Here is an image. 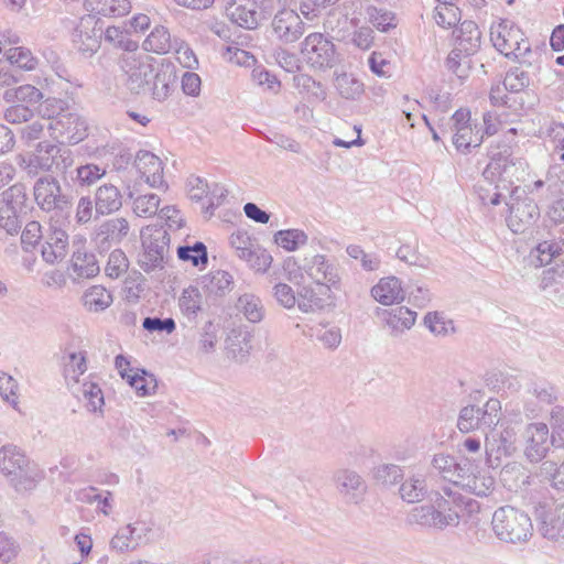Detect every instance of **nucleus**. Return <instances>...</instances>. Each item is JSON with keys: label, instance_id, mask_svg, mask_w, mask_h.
Masks as SVG:
<instances>
[{"label": "nucleus", "instance_id": "4", "mask_svg": "<svg viewBox=\"0 0 564 564\" xmlns=\"http://www.w3.org/2000/svg\"><path fill=\"white\" fill-rule=\"evenodd\" d=\"M490 40L496 50L507 57L520 59L531 52L522 30L509 20H500L491 24Z\"/></svg>", "mask_w": 564, "mask_h": 564}, {"label": "nucleus", "instance_id": "20", "mask_svg": "<svg viewBox=\"0 0 564 564\" xmlns=\"http://www.w3.org/2000/svg\"><path fill=\"white\" fill-rule=\"evenodd\" d=\"M299 269L304 270L317 284H336L339 280L337 267L322 254L305 258Z\"/></svg>", "mask_w": 564, "mask_h": 564}, {"label": "nucleus", "instance_id": "49", "mask_svg": "<svg viewBox=\"0 0 564 564\" xmlns=\"http://www.w3.org/2000/svg\"><path fill=\"white\" fill-rule=\"evenodd\" d=\"M67 102L63 99L48 97L39 105L36 112L42 120H46L47 123L53 121H61L67 113Z\"/></svg>", "mask_w": 564, "mask_h": 564}, {"label": "nucleus", "instance_id": "24", "mask_svg": "<svg viewBox=\"0 0 564 564\" xmlns=\"http://www.w3.org/2000/svg\"><path fill=\"white\" fill-rule=\"evenodd\" d=\"M370 294L373 300L386 306L401 303L405 299L402 282L394 275L381 278L378 283L371 288Z\"/></svg>", "mask_w": 564, "mask_h": 564}, {"label": "nucleus", "instance_id": "63", "mask_svg": "<svg viewBox=\"0 0 564 564\" xmlns=\"http://www.w3.org/2000/svg\"><path fill=\"white\" fill-rule=\"evenodd\" d=\"M4 120L11 124L29 122L34 117V111L26 105L11 104L3 113Z\"/></svg>", "mask_w": 564, "mask_h": 564}, {"label": "nucleus", "instance_id": "36", "mask_svg": "<svg viewBox=\"0 0 564 564\" xmlns=\"http://www.w3.org/2000/svg\"><path fill=\"white\" fill-rule=\"evenodd\" d=\"M82 301L88 312L100 313L112 304L113 299L102 285H93L84 292Z\"/></svg>", "mask_w": 564, "mask_h": 564}, {"label": "nucleus", "instance_id": "1", "mask_svg": "<svg viewBox=\"0 0 564 564\" xmlns=\"http://www.w3.org/2000/svg\"><path fill=\"white\" fill-rule=\"evenodd\" d=\"M431 500V505L417 506L410 511L409 523L437 530L458 525L465 505L464 497L458 491L444 487L443 494L435 492Z\"/></svg>", "mask_w": 564, "mask_h": 564}, {"label": "nucleus", "instance_id": "10", "mask_svg": "<svg viewBox=\"0 0 564 564\" xmlns=\"http://www.w3.org/2000/svg\"><path fill=\"white\" fill-rule=\"evenodd\" d=\"M519 188L516 187L511 194L509 205V214L507 216V225L514 234H524L533 226L540 216L539 207L531 198H520L517 194Z\"/></svg>", "mask_w": 564, "mask_h": 564}, {"label": "nucleus", "instance_id": "57", "mask_svg": "<svg viewBox=\"0 0 564 564\" xmlns=\"http://www.w3.org/2000/svg\"><path fill=\"white\" fill-rule=\"evenodd\" d=\"M554 198L549 216L555 223H564V178H558L550 186Z\"/></svg>", "mask_w": 564, "mask_h": 564}, {"label": "nucleus", "instance_id": "47", "mask_svg": "<svg viewBox=\"0 0 564 564\" xmlns=\"http://www.w3.org/2000/svg\"><path fill=\"white\" fill-rule=\"evenodd\" d=\"M10 66L22 70H33L36 68L39 61L33 56L32 52L23 46L10 47L3 52Z\"/></svg>", "mask_w": 564, "mask_h": 564}, {"label": "nucleus", "instance_id": "51", "mask_svg": "<svg viewBox=\"0 0 564 564\" xmlns=\"http://www.w3.org/2000/svg\"><path fill=\"white\" fill-rule=\"evenodd\" d=\"M102 36L105 41L113 47L126 51V54H131L138 51V42L130 39L127 35V32L119 26H108L106 30H104Z\"/></svg>", "mask_w": 564, "mask_h": 564}, {"label": "nucleus", "instance_id": "38", "mask_svg": "<svg viewBox=\"0 0 564 564\" xmlns=\"http://www.w3.org/2000/svg\"><path fill=\"white\" fill-rule=\"evenodd\" d=\"M399 494L409 503L421 501L427 494L425 476L421 473L411 475L401 484Z\"/></svg>", "mask_w": 564, "mask_h": 564}, {"label": "nucleus", "instance_id": "42", "mask_svg": "<svg viewBox=\"0 0 564 564\" xmlns=\"http://www.w3.org/2000/svg\"><path fill=\"white\" fill-rule=\"evenodd\" d=\"M456 32V41L462 51H465L467 54H471L479 48L481 33L475 22H462Z\"/></svg>", "mask_w": 564, "mask_h": 564}, {"label": "nucleus", "instance_id": "25", "mask_svg": "<svg viewBox=\"0 0 564 564\" xmlns=\"http://www.w3.org/2000/svg\"><path fill=\"white\" fill-rule=\"evenodd\" d=\"M541 534L553 541L564 538V502L539 513Z\"/></svg>", "mask_w": 564, "mask_h": 564}, {"label": "nucleus", "instance_id": "41", "mask_svg": "<svg viewBox=\"0 0 564 564\" xmlns=\"http://www.w3.org/2000/svg\"><path fill=\"white\" fill-rule=\"evenodd\" d=\"M122 205L121 194L113 185H104L96 193V212L108 215L118 210Z\"/></svg>", "mask_w": 564, "mask_h": 564}, {"label": "nucleus", "instance_id": "30", "mask_svg": "<svg viewBox=\"0 0 564 564\" xmlns=\"http://www.w3.org/2000/svg\"><path fill=\"white\" fill-rule=\"evenodd\" d=\"M564 252V240H544L529 253V262L534 268L547 265Z\"/></svg>", "mask_w": 564, "mask_h": 564}, {"label": "nucleus", "instance_id": "52", "mask_svg": "<svg viewBox=\"0 0 564 564\" xmlns=\"http://www.w3.org/2000/svg\"><path fill=\"white\" fill-rule=\"evenodd\" d=\"M205 288L210 294L224 296L232 290L234 278L229 272L218 270L209 274L205 281Z\"/></svg>", "mask_w": 564, "mask_h": 564}, {"label": "nucleus", "instance_id": "15", "mask_svg": "<svg viewBox=\"0 0 564 564\" xmlns=\"http://www.w3.org/2000/svg\"><path fill=\"white\" fill-rule=\"evenodd\" d=\"M187 192L192 200L206 199L205 213L209 215L221 204L227 194V189L221 184L217 182L209 183L206 178H189Z\"/></svg>", "mask_w": 564, "mask_h": 564}, {"label": "nucleus", "instance_id": "48", "mask_svg": "<svg viewBox=\"0 0 564 564\" xmlns=\"http://www.w3.org/2000/svg\"><path fill=\"white\" fill-rule=\"evenodd\" d=\"M74 393L79 395L87 401L86 408L89 412H102L105 404L104 393L100 387L91 381H85L82 386H75Z\"/></svg>", "mask_w": 564, "mask_h": 564}, {"label": "nucleus", "instance_id": "58", "mask_svg": "<svg viewBox=\"0 0 564 564\" xmlns=\"http://www.w3.org/2000/svg\"><path fill=\"white\" fill-rule=\"evenodd\" d=\"M540 477L556 489H564V462L561 465L552 460H545L540 466Z\"/></svg>", "mask_w": 564, "mask_h": 564}, {"label": "nucleus", "instance_id": "31", "mask_svg": "<svg viewBox=\"0 0 564 564\" xmlns=\"http://www.w3.org/2000/svg\"><path fill=\"white\" fill-rule=\"evenodd\" d=\"M42 479L43 471L35 463L26 458L24 464H22V468L10 477V482L15 490L28 491L34 489Z\"/></svg>", "mask_w": 564, "mask_h": 564}, {"label": "nucleus", "instance_id": "11", "mask_svg": "<svg viewBox=\"0 0 564 564\" xmlns=\"http://www.w3.org/2000/svg\"><path fill=\"white\" fill-rule=\"evenodd\" d=\"M516 440L517 433L512 427L492 430L486 434V460L490 468L499 467L502 457L511 456L516 452Z\"/></svg>", "mask_w": 564, "mask_h": 564}, {"label": "nucleus", "instance_id": "35", "mask_svg": "<svg viewBox=\"0 0 564 564\" xmlns=\"http://www.w3.org/2000/svg\"><path fill=\"white\" fill-rule=\"evenodd\" d=\"M138 530L139 528L132 524L119 528L110 540V550L117 553L134 551L141 543V534L134 535Z\"/></svg>", "mask_w": 564, "mask_h": 564}, {"label": "nucleus", "instance_id": "39", "mask_svg": "<svg viewBox=\"0 0 564 564\" xmlns=\"http://www.w3.org/2000/svg\"><path fill=\"white\" fill-rule=\"evenodd\" d=\"M236 308L250 323H260L265 315V308L261 299L252 293L240 295L237 300Z\"/></svg>", "mask_w": 564, "mask_h": 564}, {"label": "nucleus", "instance_id": "55", "mask_svg": "<svg viewBox=\"0 0 564 564\" xmlns=\"http://www.w3.org/2000/svg\"><path fill=\"white\" fill-rule=\"evenodd\" d=\"M274 241L283 249L294 251L307 242V235L300 229L280 230L274 235Z\"/></svg>", "mask_w": 564, "mask_h": 564}, {"label": "nucleus", "instance_id": "34", "mask_svg": "<svg viewBox=\"0 0 564 564\" xmlns=\"http://www.w3.org/2000/svg\"><path fill=\"white\" fill-rule=\"evenodd\" d=\"M72 269L78 278L89 279L100 271L96 256L84 247L77 248L72 256Z\"/></svg>", "mask_w": 564, "mask_h": 564}, {"label": "nucleus", "instance_id": "19", "mask_svg": "<svg viewBox=\"0 0 564 564\" xmlns=\"http://www.w3.org/2000/svg\"><path fill=\"white\" fill-rule=\"evenodd\" d=\"M457 486L475 496L489 497L496 489V479L488 469H471L469 463Z\"/></svg>", "mask_w": 564, "mask_h": 564}, {"label": "nucleus", "instance_id": "6", "mask_svg": "<svg viewBox=\"0 0 564 564\" xmlns=\"http://www.w3.org/2000/svg\"><path fill=\"white\" fill-rule=\"evenodd\" d=\"M229 243L235 250L236 256L246 261L257 272H267L273 261L272 256L256 239L251 238L247 231L237 230L232 232Z\"/></svg>", "mask_w": 564, "mask_h": 564}, {"label": "nucleus", "instance_id": "8", "mask_svg": "<svg viewBox=\"0 0 564 564\" xmlns=\"http://www.w3.org/2000/svg\"><path fill=\"white\" fill-rule=\"evenodd\" d=\"M301 53L304 61L316 69L332 68L337 62L334 43L319 32L311 33L304 39Z\"/></svg>", "mask_w": 564, "mask_h": 564}, {"label": "nucleus", "instance_id": "28", "mask_svg": "<svg viewBox=\"0 0 564 564\" xmlns=\"http://www.w3.org/2000/svg\"><path fill=\"white\" fill-rule=\"evenodd\" d=\"M431 465L446 480L453 482L456 487L459 482L460 475L467 470L468 459L457 462L453 456L443 453L434 455Z\"/></svg>", "mask_w": 564, "mask_h": 564}, {"label": "nucleus", "instance_id": "60", "mask_svg": "<svg viewBox=\"0 0 564 564\" xmlns=\"http://www.w3.org/2000/svg\"><path fill=\"white\" fill-rule=\"evenodd\" d=\"M424 325L436 336H446L454 330L453 322L446 319L443 313L430 312L424 317Z\"/></svg>", "mask_w": 564, "mask_h": 564}, {"label": "nucleus", "instance_id": "40", "mask_svg": "<svg viewBox=\"0 0 564 564\" xmlns=\"http://www.w3.org/2000/svg\"><path fill=\"white\" fill-rule=\"evenodd\" d=\"M43 93L31 84H23L4 90L2 98L8 104L35 105L43 99Z\"/></svg>", "mask_w": 564, "mask_h": 564}, {"label": "nucleus", "instance_id": "26", "mask_svg": "<svg viewBox=\"0 0 564 564\" xmlns=\"http://www.w3.org/2000/svg\"><path fill=\"white\" fill-rule=\"evenodd\" d=\"M175 82L176 75L171 64H156L151 84L147 88V91H151L154 99L163 101L170 96Z\"/></svg>", "mask_w": 564, "mask_h": 564}, {"label": "nucleus", "instance_id": "37", "mask_svg": "<svg viewBox=\"0 0 564 564\" xmlns=\"http://www.w3.org/2000/svg\"><path fill=\"white\" fill-rule=\"evenodd\" d=\"M475 188L482 204L498 205L503 196L501 189H508L507 178H479Z\"/></svg>", "mask_w": 564, "mask_h": 564}, {"label": "nucleus", "instance_id": "5", "mask_svg": "<svg viewBox=\"0 0 564 564\" xmlns=\"http://www.w3.org/2000/svg\"><path fill=\"white\" fill-rule=\"evenodd\" d=\"M170 234L162 227H147L142 232L143 252L140 254L139 264L145 272L162 270L166 263L169 253Z\"/></svg>", "mask_w": 564, "mask_h": 564}, {"label": "nucleus", "instance_id": "56", "mask_svg": "<svg viewBox=\"0 0 564 564\" xmlns=\"http://www.w3.org/2000/svg\"><path fill=\"white\" fill-rule=\"evenodd\" d=\"M348 256L360 262L365 271H377L380 269L381 259L375 252H366L360 246L350 245L346 249Z\"/></svg>", "mask_w": 564, "mask_h": 564}, {"label": "nucleus", "instance_id": "45", "mask_svg": "<svg viewBox=\"0 0 564 564\" xmlns=\"http://www.w3.org/2000/svg\"><path fill=\"white\" fill-rule=\"evenodd\" d=\"M87 371L86 355L84 351L69 352L64 365V376L67 384L75 388L79 383V377Z\"/></svg>", "mask_w": 564, "mask_h": 564}, {"label": "nucleus", "instance_id": "54", "mask_svg": "<svg viewBox=\"0 0 564 564\" xmlns=\"http://www.w3.org/2000/svg\"><path fill=\"white\" fill-rule=\"evenodd\" d=\"M177 257L182 261L191 262L194 267L206 265L208 261L206 246L199 241L193 246H180Z\"/></svg>", "mask_w": 564, "mask_h": 564}, {"label": "nucleus", "instance_id": "9", "mask_svg": "<svg viewBox=\"0 0 564 564\" xmlns=\"http://www.w3.org/2000/svg\"><path fill=\"white\" fill-rule=\"evenodd\" d=\"M102 34V22L95 14H85L73 31V43L82 54L93 56L100 48Z\"/></svg>", "mask_w": 564, "mask_h": 564}, {"label": "nucleus", "instance_id": "16", "mask_svg": "<svg viewBox=\"0 0 564 564\" xmlns=\"http://www.w3.org/2000/svg\"><path fill=\"white\" fill-rule=\"evenodd\" d=\"M35 153L24 154L26 164L23 165V170L29 175H36L39 173H66V171L59 169V162L56 161L54 152H57V148L54 144L47 142H40L36 145Z\"/></svg>", "mask_w": 564, "mask_h": 564}, {"label": "nucleus", "instance_id": "64", "mask_svg": "<svg viewBox=\"0 0 564 564\" xmlns=\"http://www.w3.org/2000/svg\"><path fill=\"white\" fill-rule=\"evenodd\" d=\"M375 478L386 486L397 485L403 479V470L394 464H383L375 469Z\"/></svg>", "mask_w": 564, "mask_h": 564}, {"label": "nucleus", "instance_id": "59", "mask_svg": "<svg viewBox=\"0 0 564 564\" xmlns=\"http://www.w3.org/2000/svg\"><path fill=\"white\" fill-rule=\"evenodd\" d=\"M296 300V305L303 313H313L323 307V300L310 286L299 289Z\"/></svg>", "mask_w": 564, "mask_h": 564}, {"label": "nucleus", "instance_id": "53", "mask_svg": "<svg viewBox=\"0 0 564 564\" xmlns=\"http://www.w3.org/2000/svg\"><path fill=\"white\" fill-rule=\"evenodd\" d=\"M180 308L189 321L202 310V296L196 288L185 289L178 300Z\"/></svg>", "mask_w": 564, "mask_h": 564}, {"label": "nucleus", "instance_id": "44", "mask_svg": "<svg viewBox=\"0 0 564 564\" xmlns=\"http://www.w3.org/2000/svg\"><path fill=\"white\" fill-rule=\"evenodd\" d=\"M28 457L14 445H4L0 449V470L7 477H11L22 468Z\"/></svg>", "mask_w": 564, "mask_h": 564}, {"label": "nucleus", "instance_id": "46", "mask_svg": "<svg viewBox=\"0 0 564 564\" xmlns=\"http://www.w3.org/2000/svg\"><path fill=\"white\" fill-rule=\"evenodd\" d=\"M134 167L141 176H159L163 173V161L150 151L140 150L134 159Z\"/></svg>", "mask_w": 564, "mask_h": 564}, {"label": "nucleus", "instance_id": "21", "mask_svg": "<svg viewBox=\"0 0 564 564\" xmlns=\"http://www.w3.org/2000/svg\"><path fill=\"white\" fill-rule=\"evenodd\" d=\"M524 454L530 462H540L549 451V427L545 423H531L525 427Z\"/></svg>", "mask_w": 564, "mask_h": 564}, {"label": "nucleus", "instance_id": "32", "mask_svg": "<svg viewBox=\"0 0 564 564\" xmlns=\"http://www.w3.org/2000/svg\"><path fill=\"white\" fill-rule=\"evenodd\" d=\"M177 39L171 35L167 28L156 25L143 41L142 47L145 52L167 54L173 50Z\"/></svg>", "mask_w": 564, "mask_h": 564}, {"label": "nucleus", "instance_id": "2", "mask_svg": "<svg viewBox=\"0 0 564 564\" xmlns=\"http://www.w3.org/2000/svg\"><path fill=\"white\" fill-rule=\"evenodd\" d=\"M492 529L497 538L509 543L527 542L532 536L530 517L511 506L497 509L492 516Z\"/></svg>", "mask_w": 564, "mask_h": 564}, {"label": "nucleus", "instance_id": "27", "mask_svg": "<svg viewBox=\"0 0 564 564\" xmlns=\"http://www.w3.org/2000/svg\"><path fill=\"white\" fill-rule=\"evenodd\" d=\"M528 164L523 159L511 154L498 153L492 156L484 174L487 176H502L503 174L516 176L525 173Z\"/></svg>", "mask_w": 564, "mask_h": 564}, {"label": "nucleus", "instance_id": "12", "mask_svg": "<svg viewBox=\"0 0 564 564\" xmlns=\"http://www.w3.org/2000/svg\"><path fill=\"white\" fill-rule=\"evenodd\" d=\"M264 2L265 0H232L226 6V15L237 25L253 30L265 18Z\"/></svg>", "mask_w": 564, "mask_h": 564}, {"label": "nucleus", "instance_id": "61", "mask_svg": "<svg viewBox=\"0 0 564 564\" xmlns=\"http://www.w3.org/2000/svg\"><path fill=\"white\" fill-rule=\"evenodd\" d=\"M434 19L440 26L449 29L460 20V11L456 6L437 4L434 9Z\"/></svg>", "mask_w": 564, "mask_h": 564}, {"label": "nucleus", "instance_id": "18", "mask_svg": "<svg viewBox=\"0 0 564 564\" xmlns=\"http://www.w3.org/2000/svg\"><path fill=\"white\" fill-rule=\"evenodd\" d=\"M126 218L115 217L98 225L93 235V242L99 251H107L112 243H119L129 232Z\"/></svg>", "mask_w": 564, "mask_h": 564}, {"label": "nucleus", "instance_id": "62", "mask_svg": "<svg viewBox=\"0 0 564 564\" xmlns=\"http://www.w3.org/2000/svg\"><path fill=\"white\" fill-rule=\"evenodd\" d=\"M129 261L124 252L120 249H115L108 258L105 272L108 276L117 279L127 272Z\"/></svg>", "mask_w": 564, "mask_h": 564}, {"label": "nucleus", "instance_id": "3", "mask_svg": "<svg viewBox=\"0 0 564 564\" xmlns=\"http://www.w3.org/2000/svg\"><path fill=\"white\" fill-rule=\"evenodd\" d=\"M156 64L154 57L142 52L123 54L120 57V69L124 75L127 89L135 95L145 93L151 84Z\"/></svg>", "mask_w": 564, "mask_h": 564}, {"label": "nucleus", "instance_id": "43", "mask_svg": "<svg viewBox=\"0 0 564 564\" xmlns=\"http://www.w3.org/2000/svg\"><path fill=\"white\" fill-rule=\"evenodd\" d=\"M129 197L133 198V212L138 217L149 218L156 215L160 197L155 194H142L134 188L129 191Z\"/></svg>", "mask_w": 564, "mask_h": 564}, {"label": "nucleus", "instance_id": "50", "mask_svg": "<svg viewBox=\"0 0 564 564\" xmlns=\"http://www.w3.org/2000/svg\"><path fill=\"white\" fill-rule=\"evenodd\" d=\"M335 87L346 99H357L364 94V84L352 74L336 73Z\"/></svg>", "mask_w": 564, "mask_h": 564}, {"label": "nucleus", "instance_id": "14", "mask_svg": "<svg viewBox=\"0 0 564 564\" xmlns=\"http://www.w3.org/2000/svg\"><path fill=\"white\" fill-rule=\"evenodd\" d=\"M377 316L381 319L383 328L388 330L389 335L399 338L414 326L417 314L406 306H395L379 310Z\"/></svg>", "mask_w": 564, "mask_h": 564}, {"label": "nucleus", "instance_id": "13", "mask_svg": "<svg viewBox=\"0 0 564 564\" xmlns=\"http://www.w3.org/2000/svg\"><path fill=\"white\" fill-rule=\"evenodd\" d=\"M47 133L53 140L76 144L87 135V123L79 115L67 112L61 121L47 123Z\"/></svg>", "mask_w": 564, "mask_h": 564}, {"label": "nucleus", "instance_id": "33", "mask_svg": "<svg viewBox=\"0 0 564 564\" xmlns=\"http://www.w3.org/2000/svg\"><path fill=\"white\" fill-rule=\"evenodd\" d=\"M335 481L340 494L350 499H357L366 490V484L362 478L354 470L341 469L335 474Z\"/></svg>", "mask_w": 564, "mask_h": 564}, {"label": "nucleus", "instance_id": "29", "mask_svg": "<svg viewBox=\"0 0 564 564\" xmlns=\"http://www.w3.org/2000/svg\"><path fill=\"white\" fill-rule=\"evenodd\" d=\"M85 9L89 14L117 18L128 14L132 6L130 0H85Z\"/></svg>", "mask_w": 564, "mask_h": 564}, {"label": "nucleus", "instance_id": "22", "mask_svg": "<svg viewBox=\"0 0 564 564\" xmlns=\"http://www.w3.org/2000/svg\"><path fill=\"white\" fill-rule=\"evenodd\" d=\"M34 197L43 210H52L55 206H65L69 197L62 193L56 178H39L34 185Z\"/></svg>", "mask_w": 564, "mask_h": 564}, {"label": "nucleus", "instance_id": "17", "mask_svg": "<svg viewBox=\"0 0 564 564\" xmlns=\"http://www.w3.org/2000/svg\"><path fill=\"white\" fill-rule=\"evenodd\" d=\"M272 32L283 43H293L304 33V24L295 10H280L271 22Z\"/></svg>", "mask_w": 564, "mask_h": 564}, {"label": "nucleus", "instance_id": "23", "mask_svg": "<svg viewBox=\"0 0 564 564\" xmlns=\"http://www.w3.org/2000/svg\"><path fill=\"white\" fill-rule=\"evenodd\" d=\"M43 237L44 243L41 250L43 259L50 264L64 259L68 248V236L65 229L52 225V229H48Z\"/></svg>", "mask_w": 564, "mask_h": 564}, {"label": "nucleus", "instance_id": "7", "mask_svg": "<svg viewBox=\"0 0 564 564\" xmlns=\"http://www.w3.org/2000/svg\"><path fill=\"white\" fill-rule=\"evenodd\" d=\"M452 141L458 152L468 153L482 142V134L477 124L471 122L470 111L464 108L456 110L447 121Z\"/></svg>", "mask_w": 564, "mask_h": 564}]
</instances>
